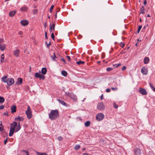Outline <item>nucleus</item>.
Here are the masks:
<instances>
[{
    "label": "nucleus",
    "mask_w": 155,
    "mask_h": 155,
    "mask_svg": "<svg viewBox=\"0 0 155 155\" xmlns=\"http://www.w3.org/2000/svg\"><path fill=\"white\" fill-rule=\"evenodd\" d=\"M44 26L45 28L47 27V23L46 22H45L44 24Z\"/></svg>",
    "instance_id": "052dcab7"
},
{
    "label": "nucleus",
    "mask_w": 155,
    "mask_h": 155,
    "mask_svg": "<svg viewBox=\"0 0 155 155\" xmlns=\"http://www.w3.org/2000/svg\"><path fill=\"white\" fill-rule=\"evenodd\" d=\"M121 65V64L120 63H119V64H114L113 66H115L114 68H115V67L117 68Z\"/></svg>",
    "instance_id": "f704fd0d"
},
{
    "label": "nucleus",
    "mask_w": 155,
    "mask_h": 155,
    "mask_svg": "<svg viewBox=\"0 0 155 155\" xmlns=\"http://www.w3.org/2000/svg\"><path fill=\"white\" fill-rule=\"evenodd\" d=\"M57 139L59 141L62 140V139H63V137H62L61 136H59V137H58Z\"/></svg>",
    "instance_id": "e433bc0d"
},
{
    "label": "nucleus",
    "mask_w": 155,
    "mask_h": 155,
    "mask_svg": "<svg viewBox=\"0 0 155 155\" xmlns=\"http://www.w3.org/2000/svg\"><path fill=\"white\" fill-rule=\"evenodd\" d=\"M90 124L91 122L90 121H88L85 122L84 125L86 127H88L90 126Z\"/></svg>",
    "instance_id": "393cba45"
},
{
    "label": "nucleus",
    "mask_w": 155,
    "mask_h": 155,
    "mask_svg": "<svg viewBox=\"0 0 155 155\" xmlns=\"http://www.w3.org/2000/svg\"><path fill=\"white\" fill-rule=\"evenodd\" d=\"M61 60L63 61V62H64V63L65 64H66V63L65 61V60H64V59L63 58H62L61 59Z\"/></svg>",
    "instance_id": "864d4df0"
},
{
    "label": "nucleus",
    "mask_w": 155,
    "mask_h": 155,
    "mask_svg": "<svg viewBox=\"0 0 155 155\" xmlns=\"http://www.w3.org/2000/svg\"><path fill=\"white\" fill-rule=\"evenodd\" d=\"M67 58H68V60L69 61H70L71 60V58H70V56H67Z\"/></svg>",
    "instance_id": "5fc2aeb1"
},
{
    "label": "nucleus",
    "mask_w": 155,
    "mask_h": 155,
    "mask_svg": "<svg viewBox=\"0 0 155 155\" xmlns=\"http://www.w3.org/2000/svg\"><path fill=\"white\" fill-rule=\"evenodd\" d=\"M141 72L143 75H147V69H146L145 67H143L141 70Z\"/></svg>",
    "instance_id": "9d476101"
},
{
    "label": "nucleus",
    "mask_w": 155,
    "mask_h": 155,
    "mask_svg": "<svg viewBox=\"0 0 155 155\" xmlns=\"http://www.w3.org/2000/svg\"><path fill=\"white\" fill-rule=\"evenodd\" d=\"M21 23L22 26H25L28 24V22L27 20H21Z\"/></svg>",
    "instance_id": "9b49d317"
},
{
    "label": "nucleus",
    "mask_w": 155,
    "mask_h": 155,
    "mask_svg": "<svg viewBox=\"0 0 155 155\" xmlns=\"http://www.w3.org/2000/svg\"><path fill=\"white\" fill-rule=\"evenodd\" d=\"M3 61H4V59H1V62H3Z\"/></svg>",
    "instance_id": "338daca9"
},
{
    "label": "nucleus",
    "mask_w": 155,
    "mask_h": 155,
    "mask_svg": "<svg viewBox=\"0 0 155 155\" xmlns=\"http://www.w3.org/2000/svg\"><path fill=\"white\" fill-rule=\"evenodd\" d=\"M23 34V32L21 31H20L19 32H18V34L19 35H22Z\"/></svg>",
    "instance_id": "bf43d9fd"
},
{
    "label": "nucleus",
    "mask_w": 155,
    "mask_h": 155,
    "mask_svg": "<svg viewBox=\"0 0 155 155\" xmlns=\"http://www.w3.org/2000/svg\"><path fill=\"white\" fill-rule=\"evenodd\" d=\"M139 92L143 95H146L147 94L146 90L144 88H140Z\"/></svg>",
    "instance_id": "1a4fd4ad"
},
{
    "label": "nucleus",
    "mask_w": 155,
    "mask_h": 155,
    "mask_svg": "<svg viewBox=\"0 0 155 155\" xmlns=\"http://www.w3.org/2000/svg\"><path fill=\"white\" fill-rule=\"evenodd\" d=\"M26 155H29V153L28 151H27L25 153Z\"/></svg>",
    "instance_id": "0e129e2a"
},
{
    "label": "nucleus",
    "mask_w": 155,
    "mask_h": 155,
    "mask_svg": "<svg viewBox=\"0 0 155 155\" xmlns=\"http://www.w3.org/2000/svg\"><path fill=\"white\" fill-rule=\"evenodd\" d=\"M61 74L64 77H66L67 75V72L64 70H63L61 72Z\"/></svg>",
    "instance_id": "412c9836"
},
{
    "label": "nucleus",
    "mask_w": 155,
    "mask_h": 155,
    "mask_svg": "<svg viewBox=\"0 0 155 155\" xmlns=\"http://www.w3.org/2000/svg\"><path fill=\"white\" fill-rule=\"evenodd\" d=\"M5 107V106L4 105H2L0 106V109L2 110Z\"/></svg>",
    "instance_id": "49530a36"
},
{
    "label": "nucleus",
    "mask_w": 155,
    "mask_h": 155,
    "mask_svg": "<svg viewBox=\"0 0 155 155\" xmlns=\"http://www.w3.org/2000/svg\"><path fill=\"white\" fill-rule=\"evenodd\" d=\"M38 12V10L37 9H34L33 10V12L34 14H36Z\"/></svg>",
    "instance_id": "a19ab883"
},
{
    "label": "nucleus",
    "mask_w": 155,
    "mask_h": 155,
    "mask_svg": "<svg viewBox=\"0 0 155 155\" xmlns=\"http://www.w3.org/2000/svg\"><path fill=\"white\" fill-rule=\"evenodd\" d=\"M38 155H47V154L45 153H38Z\"/></svg>",
    "instance_id": "79ce46f5"
},
{
    "label": "nucleus",
    "mask_w": 155,
    "mask_h": 155,
    "mask_svg": "<svg viewBox=\"0 0 155 155\" xmlns=\"http://www.w3.org/2000/svg\"><path fill=\"white\" fill-rule=\"evenodd\" d=\"M142 27V25H139L138 27V30H137V32L139 33L140 32V30L141 29Z\"/></svg>",
    "instance_id": "2f4dec72"
},
{
    "label": "nucleus",
    "mask_w": 155,
    "mask_h": 155,
    "mask_svg": "<svg viewBox=\"0 0 155 155\" xmlns=\"http://www.w3.org/2000/svg\"><path fill=\"white\" fill-rule=\"evenodd\" d=\"M145 10V8L144 6H142L140 9V14H144V11Z\"/></svg>",
    "instance_id": "4be33fe9"
},
{
    "label": "nucleus",
    "mask_w": 155,
    "mask_h": 155,
    "mask_svg": "<svg viewBox=\"0 0 155 155\" xmlns=\"http://www.w3.org/2000/svg\"><path fill=\"white\" fill-rule=\"evenodd\" d=\"M6 48L5 46V44H0V50L1 51H3Z\"/></svg>",
    "instance_id": "dca6fc26"
},
{
    "label": "nucleus",
    "mask_w": 155,
    "mask_h": 155,
    "mask_svg": "<svg viewBox=\"0 0 155 155\" xmlns=\"http://www.w3.org/2000/svg\"><path fill=\"white\" fill-rule=\"evenodd\" d=\"M15 13L16 12L15 11L11 12L9 13V15L10 16L12 17L15 14Z\"/></svg>",
    "instance_id": "a878e982"
},
{
    "label": "nucleus",
    "mask_w": 155,
    "mask_h": 155,
    "mask_svg": "<svg viewBox=\"0 0 155 155\" xmlns=\"http://www.w3.org/2000/svg\"><path fill=\"white\" fill-rule=\"evenodd\" d=\"M103 98V94H102L101 97V100H102Z\"/></svg>",
    "instance_id": "680f3d73"
},
{
    "label": "nucleus",
    "mask_w": 155,
    "mask_h": 155,
    "mask_svg": "<svg viewBox=\"0 0 155 155\" xmlns=\"http://www.w3.org/2000/svg\"><path fill=\"white\" fill-rule=\"evenodd\" d=\"M66 95L70 97V98L73 100L74 101H76L77 99L76 96L73 93H69L65 92Z\"/></svg>",
    "instance_id": "7ed1b4c3"
},
{
    "label": "nucleus",
    "mask_w": 155,
    "mask_h": 155,
    "mask_svg": "<svg viewBox=\"0 0 155 155\" xmlns=\"http://www.w3.org/2000/svg\"><path fill=\"white\" fill-rule=\"evenodd\" d=\"M80 147V146L79 145L77 144L74 147V149L75 150H77L79 149Z\"/></svg>",
    "instance_id": "bb28decb"
},
{
    "label": "nucleus",
    "mask_w": 155,
    "mask_h": 155,
    "mask_svg": "<svg viewBox=\"0 0 155 155\" xmlns=\"http://www.w3.org/2000/svg\"><path fill=\"white\" fill-rule=\"evenodd\" d=\"M57 100L62 105H64L65 106H67V104L66 103L64 102L63 101L59 99H58Z\"/></svg>",
    "instance_id": "a211bd4d"
},
{
    "label": "nucleus",
    "mask_w": 155,
    "mask_h": 155,
    "mask_svg": "<svg viewBox=\"0 0 155 155\" xmlns=\"http://www.w3.org/2000/svg\"><path fill=\"white\" fill-rule=\"evenodd\" d=\"M6 83L9 86L11 85L14 83V79L12 78H9L7 79Z\"/></svg>",
    "instance_id": "0eeeda50"
},
{
    "label": "nucleus",
    "mask_w": 155,
    "mask_h": 155,
    "mask_svg": "<svg viewBox=\"0 0 155 155\" xmlns=\"http://www.w3.org/2000/svg\"><path fill=\"white\" fill-rule=\"evenodd\" d=\"M45 43L47 45V48H49V46L51 45V43L50 41L49 43L48 44L47 42H45Z\"/></svg>",
    "instance_id": "c9c22d12"
},
{
    "label": "nucleus",
    "mask_w": 155,
    "mask_h": 155,
    "mask_svg": "<svg viewBox=\"0 0 155 155\" xmlns=\"http://www.w3.org/2000/svg\"><path fill=\"white\" fill-rule=\"evenodd\" d=\"M111 88L113 91H116L117 90V87H111Z\"/></svg>",
    "instance_id": "37998d69"
},
{
    "label": "nucleus",
    "mask_w": 155,
    "mask_h": 155,
    "mask_svg": "<svg viewBox=\"0 0 155 155\" xmlns=\"http://www.w3.org/2000/svg\"><path fill=\"white\" fill-rule=\"evenodd\" d=\"M4 142V144H5L7 142V138L5 140Z\"/></svg>",
    "instance_id": "e2e57ef3"
},
{
    "label": "nucleus",
    "mask_w": 155,
    "mask_h": 155,
    "mask_svg": "<svg viewBox=\"0 0 155 155\" xmlns=\"http://www.w3.org/2000/svg\"><path fill=\"white\" fill-rule=\"evenodd\" d=\"M1 59H4V55L2 54L1 56Z\"/></svg>",
    "instance_id": "13d9d810"
},
{
    "label": "nucleus",
    "mask_w": 155,
    "mask_h": 155,
    "mask_svg": "<svg viewBox=\"0 0 155 155\" xmlns=\"http://www.w3.org/2000/svg\"><path fill=\"white\" fill-rule=\"evenodd\" d=\"M83 155H88L87 153H83Z\"/></svg>",
    "instance_id": "774afa93"
},
{
    "label": "nucleus",
    "mask_w": 155,
    "mask_h": 155,
    "mask_svg": "<svg viewBox=\"0 0 155 155\" xmlns=\"http://www.w3.org/2000/svg\"><path fill=\"white\" fill-rule=\"evenodd\" d=\"M54 5H52L51 6V7H50V8L49 9V12L51 13L52 12V10H53V8H54Z\"/></svg>",
    "instance_id": "473e14b6"
},
{
    "label": "nucleus",
    "mask_w": 155,
    "mask_h": 155,
    "mask_svg": "<svg viewBox=\"0 0 155 155\" xmlns=\"http://www.w3.org/2000/svg\"><path fill=\"white\" fill-rule=\"evenodd\" d=\"M28 8L26 6H24L20 8V11L23 12H27L28 10Z\"/></svg>",
    "instance_id": "4468645a"
},
{
    "label": "nucleus",
    "mask_w": 155,
    "mask_h": 155,
    "mask_svg": "<svg viewBox=\"0 0 155 155\" xmlns=\"http://www.w3.org/2000/svg\"><path fill=\"white\" fill-rule=\"evenodd\" d=\"M126 51L124 50H122L120 52V54H124L126 53Z\"/></svg>",
    "instance_id": "a18cd8bd"
},
{
    "label": "nucleus",
    "mask_w": 155,
    "mask_h": 155,
    "mask_svg": "<svg viewBox=\"0 0 155 155\" xmlns=\"http://www.w3.org/2000/svg\"><path fill=\"white\" fill-rule=\"evenodd\" d=\"M110 90L109 88H107L106 90V92H110Z\"/></svg>",
    "instance_id": "603ef678"
},
{
    "label": "nucleus",
    "mask_w": 155,
    "mask_h": 155,
    "mask_svg": "<svg viewBox=\"0 0 155 155\" xmlns=\"http://www.w3.org/2000/svg\"><path fill=\"white\" fill-rule=\"evenodd\" d=\"M55 25V24L54 23H53L52 25H51V26H52V27L53 28V30L54 31V30Z\"/></svg>",
    "instance_id": "09e8293b"
},
{
    "label": "nucleus",
    "mask_w": 155,
    "mask_h": 155,
    "mask_svg": "<svg viewBox=\"0 0 155 155\" xmlns=\"http://www.w3.org/2000/svg\"><path fill=\"white\" fill-rule=\"evenodd\" d=\"M97 108L100 110H102L105 109V106L103 103L100 102L98 104Z\"/></svg>",
    "instance_id": "423d86ee"
},
{
    "label": "nucleus",
    "mask_w": 155,
    "mask_h": 155,
    "mask_svg": "<svg viewBox=\"0 0 155 155\" xmlns=\"http://www.w3.org/2000/svg\"><path fill=\"white\" fill-rule=\"evenodd\" d=\"M152 89L154 91V92H155V88L154 87H153V88Z\"/></svg>",
    "instance_id": "69168bd1"
},
{
    "label": "nucleus",
    "mask_w": 155,
    "mask_h": 155,
    "mask_svg": "<svg viewBox=\"0 0 155 155\" xmlns=\"http://www.w3.org/2000/svg\"><path fill=\"white\" fill-rule=\"evenodd\" d=\"M120 46L122 48H123L124 46V43H123L122 42H121L120 43Z\"/></svg>",
    "instance_id": "ea45409f"
},
{
    "label": "nucleus",
    "mask_w": 155,
    "mask_h": 155,
    "mask_svg": "<svg viewBox=\"0 0 155 155\" xmlns=\"http://www.w3.org/2000/svg\"><path fill=\"white\" fill-rule=\"evenodd\" d=\"M16 107L15 105H13L12 106L11 108V111L12 114H13L14 113L16 112Z\"/></svg>",
    "instance_id": "2eb2a0df"
},
{
    "label": "nucleus",
    "mask_w": 155,
    "mask_h": 155,
    "mask_svg": "<svg viewBox=\"0 0 155 155\" xmlns=\"http://www.w3.org/2000/svg\"><path fill=\"white\" fill-rule=\"evenodd\" d=\"M126 69V67L125 66H124L122 69V71H125Z\"/></svg>",
    "instance_id": "de8ad7c7"
},
{
    "label": "nucleus",
    "mask_w": 155,
    "mask_h": 155,
    "mask_svg": "<svg viewBox=\"0 0 155 155\" xmlns=\"http://www.w3.org/2000/svg\"><path fill=\"white\" fill-rule=\"evenodd\" d=\"M143 4H144L146 5V4L147 3V1L146 0H144V1H143Z\"/></svg>",
    "instance_id": "4d7b16f0"
},
{
    "label": "nucleus",
    "mask_w": 155,
    "mask_h": 155,
    "mask_svg": "<svg viewBox=\"0 0 155 155\" xmlns=\"http://www.w3.org/2000/svg\"><path fill=\"white\" fill-rule=\"evenodd\" d=\"M4 42V40L3 39L0 38V44L3 43Z\"/></svg>",
    "instance_id": "c03bdc74"
},
{
    "label": "nucleus",
    "mask_w": 155,
    "mask_h": 155,
    "mask_svg": "<svg viewBox=\"0 0 155 155\" xmlns=\"http://www.w3.org/2000/svg\"><path fill=\"white\" fill-rule=\"evenodd\" d=\"M25 114L27 115V118L30 119L32 117V114L31 109L29 106H28L27 110L25 111Z\"/></svg>",
    "instance_id": "39448f33"
},
{
    "label": "nucleus",
    "mask_w": 155,
    "mask_h": 155,
    "mask_svg": "<svg viewBox=\"0 0 155 155\" xmlns=\"http://www.w3.org/2000/svg\"><path fill=\"white\" fill-rule=\"evenodd\" d=\"M40 74L38 73H35V76L36 78H39Z\"/></svg>",
    "instance_id": "72a5a7b5"
},
{
    "label": "nucleus",
    "mask_w": 155,
    "mask_h": 155,
    "mask_svg": "<svg viewBox=\"0 0 155 155\" xmlns=\"http://www.w3.org/2000/svg\"><path fill=\"white\" fill-rule=\"evenodd\" d=\"M51 37L52 38V39L53 40H54V38L55 37H54V34L53 33H51Z\"/></svg>",
    "instance_id": "4c0bfd02"
},
{
    "label": "nucleus",
    "mask_w": 155,
    "mask_h": 155,
    "mask_svg": "<svg viewBox=\"0 0 155 155\" xmlns=\"http://www.w3.org/2000/svg\"><path fill=\"white\" fill-rule=\"evenodd\" d=\"M49 118L51 120H55L59 116V113L58 110H51L48 114Z\"/></svg>",
    "instance_id": "f03ea898"
},
{
    "label": "nucleus",
    "mask_w": 155,
    "mask_h": 155,
    "mask_svg": "<svg viewBox=\"0 0 155 155\" xmlns=\"http://www.w3.org/2000/svg\"><path fill=\"white\" fill-rule=\"evenodd\" d=\"M24 119V118L23 117H20L19 116H18L17 117L15 118V120L17 121H22Z\"/></svg>",
    "instance_id": "ddd939ff"
},
{
    "label": "nucleus",
    "mask_w": 155,
    "mask_h": 155,
    "mask_svg": "<svg viewBox=\"0 0 155 155\" xmlns=\"http://www.w3.org/2000/svg\"><path fill=\"white\" fill-rule=\"evenodd\" d=\"M45 38L46 39H48L47 34V33L46 31H45Z\"/></svg>",
    "instance_id": "3c124183"
},
{
    "label": "nucleus",
    "mask_w": 155,
    "mask_h": 155,
    "mask_svg": "<svg viewBox=\"0 0 155 155\" xmlns=\"http://www.w3.org/2000/svg\"><path fill=\"white\" fill-rule=\"evenodd\" d=\"M84 62L83 61H81L76 62L77 64L78 65H80L81 64H84Z\"/></svg>",
    "instance_id": "c85d7f7f"
},
{
    "label": "nucleus",
    "mask_w": 155,
    "mask_h": 155,
    "mask_svg": "<svg viewBox=\"0 0 155 155\" xmlns=\"http://www.w3.org/2000/svg\"><path fill=\"white\" fill-rule=\"evenodd\" d=\"M5 101V99L4 97L0 96V103H3Z\"/></svg>",
    "instance_id": "cd10ccee"
},
{
    "label": "nucleus",
    "mask_w": 155,
    "mask_h": 155,
    "mask_svg": "<svg viewBox=\"0 0 155 155\" xmlns=\"http://www.w3.org/2000/svg\"><path fill=\"white\" fill-rule=\"evenodd\" d=\"M50 32H51L52 31V29L53 28L52 27V26H51V23L50 24Z\"/></svg>",
    "instance_id": "8fccbe9b"
},
{
    "label": "nucleus",
    "mask_w": 155,
    "mask_h": 155,
    "mask_svg": "<svg viewBox=\"0 0 155 155\" xmlns=\"http://www.w3.org/2000/svg\"><path fill=\"white\" fill-rule=\"evenodd\" d=\"M53 54H54L53 56H51V58L54 61H57L58 60L57 59H55V58H58L55 55V53H53Z\"/></svg>",
    "instance_id": "aec40b11"
},
{
    "label": "nucleus",
    "mask_w": 155,
    "mask_h": 155,
    "mask_svg": "<svg viewBox=\"0 0 155 155\" xmlns=\"http://www.w3.org/2000/svg\"><path fill=\"white\" fill-rule=\"evenodd\" d=\"M18 84H21L22 82V79L21 78H19L18 79Z\"/></svg>",
    "instance_id": "b1692460"
},
{
    "label": "nucleus",
    "mask_w": 155,
    "mask_h": 155,
    "mask_svg": "<svg viewBox=\"0 0 155 155\" xmlns=\"http://www.w3.org/2000/svg\"><path fill=\"white\" fill-rule=\"evenodd\" d=\"M39 78H40V80H41V79H42L43 80H44L45 78V76L44 75H43L41 74H40V75Z\"/></svg>",
    "instance_id": "c756f323"
},
{
    "label": "nucleus",
    "mask_w": 155,
    "mask_h": 155,
    "mask_svg": "<svg viewBox=\"0 0 155 155\" xmlns=\"http://www.w3.org/2000/svg\"><path fill=\"white\" fill-rule=\"evenodd\" d=\"M104 117V114L101 113H99L96 116V120L98 121H100L102 120Z\"/></svg>",
    "instance_id": "20e7f679"
},
{
    "label": "nucleus",
    "mask_w": 155,
    "mask_h": 155,
    "mask_svg": "<svg viewBox=\"0 0 155 155\" xmlns=\"http://www.w3.org/2000/svg\"><path fill=\"white\" fill-rule=\"evenodd\" d=\"M7 77L6 76H4L2 78V81L4 82H6L7 81Z\"/></svg>",
    "instance_id": "5701e85b"
},
{
    "label": "nucleus",
    "mask_w": 155,
    "mask_h": 155,
    "mask_svg": "<svg viewBox=\"0 0 155 155\" xmlns=\"http://www.w3.org/2000/svg\"><path fill=\"white\" fill-rule=\"evenodd\" d=\"M149 59L148 57H146L144 59V63L145 64H147L149 61Z\"/></svg>",
    "instance_id": "6ab92c4d"
},
{
    "label": "nucleus",
    "mask_w": 155,
    "mask_h": 155,
    "mask_svg": "<svg viewBox=\"0 0 155 155\" xmlns=\"http://www.w3.org/2000/svg\"><path fill=\"white\" fill-rule=\"evenodd\" d=\"M47 72V69L45 68H43L41 70V73L44 75L46 74Z\"/></svg>",
    "instance_id": "f3484780"
},
{
    "label": "nucleus",
    "mask_w": 155,
    "mask_h": 155,
    "mask_svg": "<svg viewBox=\"0 0 155 155\" xmlns=\"http://www.w3.org/2000/svg\"><path fill=\"white\" fill-rule=\"evenodd\" d=\"M114 107L116 109H117L118 108V105H117L115 103H114Z\"/></svg>",
    "instance_id": "58836bf2"
},
{
    "label": "nucleus",
    "mask_w": 155,
    "mask_h": 155,
    "mask_svg": "<svg viewBox=\"0 0 155 155\" xmlns=\"http://www.w3.org/2000/svg\"><path fill=\"white\" fill-rule=\"evenodd\" d=\"M135 153L134 155H141V151L140 149L137 148H135L134 150Z\"/></svg>",
    "instance_id": "6e6552de"
},
{
    "label": "nucleus",
    "mask_w": 155,
    "mask_h": 155,
    "mask_svg": "<svg viewBox=\"0 0 155 155\" xmlns=\"http://www.w3.org/2000/svg\"><path fill=\"white\" fill-rule=\"evenodd\" d=\"M19 50L17 49L14 51L13 54L16 57H18L19 56Z\"/></svg>",
    "instance_id": "f8f14e48"
},
{
    "label": "nucleus",
    "mask_w": 155,
    "mask_h": 155,
    "mask_svg": "<svg viewBox=\"0 0 155 155\" xmlns=\"http://www.w3.org/2000/svg\"><path fill=\"white\" fill-rule=\"evenodd\" d=\"M149 85L150 87L151 88V89H152L153 88V85H152V84L150 83H149Z\"/></svg>",
    "instance_id": "6e6d98bb"
},
{
    "label": "nucleus",
    "mask_w": 155,
    "mask_h": 155,
    "mask_svg": "<svg viewBox=\"0 0 155 155\" xmlns=\"http://www.w3.org/2000/svg\"><path fill=\"white\" fill-rule=\"evenodd\" d=\"M11 127L9 133V136H12L14 132H17L19 131L21 128V127L20 122L18 123L15 121H14L12 123L10 124Z\"/></svg>",
    "instance_id": "f257e3e1"
},
{
    "label": "nucleus",
    "mask_w": 155,
    "mask_h": 155,
    "mask_svg": "<svg viewBox=\"0 0 155 155\" xmlns=\"http://www.w3.org/2000/svg\"><path fill=\"white\" fill-rule=\"evenodd\" d=\"M113 69V68H112L108 67L107 68L106 70L107 71H110Z\"/></svg>",
    "instance_id": "7c9ffc66"
}]
</instances>
